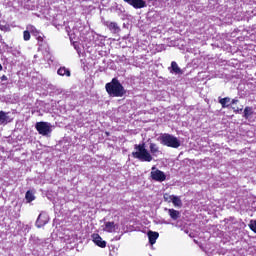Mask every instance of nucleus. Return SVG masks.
I'll list each match as a JSON object with an SVG mask.
<instances>
[{
  "label": "nucleus",
  "mask_w": 256,
  "mask_h": 256,
  "mask_svg": "<svg viewBox=\"0 0 256 256\" xmlns=\"http://www.w3.org/2000/svg\"><path fill=\"white\" fill-rule=\"evenodd\" d=\"M149 150L145 148V143L134 145V152H132V157L134 159H138L139 161L151 163L153 161V157H159L161 155V150L159 149V145L150 142Z\"/></svg>",
  "instance_id": "f257e3e1"
},
{
  "label": "nucleus",
  "mask_w": 256,
  "mask_h": 256,
  "mask_svg": "<svg viewBox=\"0 0 256 256\" xmlns=\"http://www.w3.org/2000/svg\"><path fill=\"white\" fill-rule=\"evenodd\" d=\"M105 89L110 97H123L127 93L117 78H113L110 83H107Z\"/></svg>",
  "instance_id": "f03ea898"
},
{
  "label": "nucleus",
  "mask_w": 256,
  "mask_h": 256,
  "mask_svg": "<svg viewBox=\"0 0 256 256\" xmlns=\"http://www.w3.org/2000/svg\"><path fill=\"white\" fill-rule=\"evenodd\" d=\"M158 141H160L161 145L171 147L172 149H179L181 147V141L171 134H161Z\"/></svg>",
  "instance_id": "7ed1b4c3"
},
{
  "label": "nucleus",
  "mask_w": 256,
  "mask_h": 256,
  "mask_svg": "<svg viewBox=\"0 0 256 256\" xmlns=\"http://www.w3.org/2000/svg\"><path fill=\"white\" fill-rule=\"evenodd\" d=\"M35 128L43 137H51V133H53V126L49 122H37Z\"/></svg>",
  "instance_id": "20e7f679"
},
{
  "label": "nucleus",
  "mask_w": 256,
  "mask_h": 256,
  "mask_svg": "<svg viewBox=\"0 0 256 256\" xmlns=\"http://www.w3.org/2000/svg\"><path fill=\"white\" fill-rule=\"evenodd\" d=\"M150 175L153 181H157L158 183H163V181L167 179V175H165V172L157 169V167L155 166L152 167Z\"/></svg>",
  "instance_id": "39448f33"
},
{
  "label": "nucleus",
  "mask_w": 256,
  "mask_h": 256,
  "mask_svg": "<svg viewBox=\"0 0 256 256\" xmlns=\"http://www.w3.org/2000/svg\"><path fill=\"white\" fill-rule=\"evenodd\" d=\"M49 223V215L45 212H41L36 220V227L41 229V227H45Z\"/></svg>",
  "instance_id": "423d86ee"
},
{
  "label": "nucleus",
  "mask_w": 256,
  "mask_h": 256,
  "mask_svg": "<svg viewBox=\"0 0 256 256\" xmlns=\"http://www.w3.org/2000/svg\"><path fill=\"white\" fill-rule=\"evenodd\" d=\"M123 2L131 5L134 9H144V7H147L145 0H123Z\"/></svg>",
  "instance_id": "0eeeda50"
},
{
  "label": "nucleus",
  "mask_w": 256,
  "mask_h": 256,
  "mask_svg": "<svg viewBox=\"0 0 256 256\" xmlns=\"http://www.w3.org/2000/svg\"><path fill=\"white\" fill-rule=\"evenodd\" d=\"M27 31H29V33H32V35L34 37H36V39L39 41V43H43V33H41L39 30H37V28H35V26L29 24L26 27Z\"/></svg>",
  "instance_id": "6e6552de"
},
{
  "label": "nucleus",
  "mask_w": 256,
  "mask_h": 256,
  "mask_svg": "<svg viewBox=\"0 0 256 256\" xmlns=\"http://www.w3.org/2000/svg\"><path fill=\"white\" fill-rule=\"evenodd\" d=\"M119 230V224H115V222H105L103 231L106 233H117Z\"/></svg>",
  "instance_id": "1a4fd4ad"
},
{
  "label": "nucleus",
  "mask_w": 256,
  "mask_h": 256,
  "mask_svg": "<svg viewBox=\"0 0 256 256\" xmlns=\"http://www.w3.org/2000/svg\"><path fill=\"white\" fill-rule=\"evenodd\" d=\"M103 25H105V27H107L111 33H119V31H121V28L117 22L103 21Z\"/></svg>",
  "instance_id": "9d476101"
},
{
  "label": "nucleus",
  "mask_w": 256,
  "mask_h": 256,
  "mask_svg": "<svg viewBox=\"0 0 256 256\" xmlns=\"http://www.w3.org/2000/svg\"><path fill=\"white\" fill-rule=\"evenodd\" d=\"M92 239L95 245H97L98 247H101L102 249H105L107 247V242H105L103 238L99 236V234H93Z\"/></svg>",
  "instance_id": "9b49d317"
},
{
  "label": "nucleus",
  "mask_w": 256,
  "mask_h": 256,
  "mask_svg": "<svg viewBox=\"0 0 256 256\" xmlns=\"http://www.w3.org/2000/svg\"><path fill=\"white\" fill-rule=\"evenodd\" d=\"M168 70L170 71V73H172L173 75H183V70H181L179 68V65L177 64V62L172 61L171 62V67L168 68Z\"/></svg>",
  "instance_id": "f8f14e48"
},
{
  "label": "nucleus",
  "mask_w": 256,
  "mask_h": 256,
  "mask_svg": "<svg viewBox=\"0 0 256 256\" xmlns=\"http://www.w3.org/2000/svg\"><path fill=\"white\" fill-rule=\"evenodd\" d=\"M148 238L150 245H155V243H157V239H159V232L149 231Z\"/></svg>",
  "instance_id": "ddd939ff"
},
{
  "label": "nucleus",
  "mask_w": 256,
  "mask_h": 256,
  "mask_svg": "<svg viewBox=\"0 0 256 256\" xmlns=\"http://www.w3.org/2000/svg\"><path fill=\"white\" fill-rule=\"evenodd\" d=\"M165 210L168 211V215L174 221H177V219H179V217H181V213L175 209H165Z\"/></svg>",
  "instance_id": "4468645a"
},
{
  "label": "nucleus",
  "mask_w": 256,
  "mask_h": 256,
  "mask_svg": "<svg viewBox=\"0 0 256 256\" xmlns=\"http://www.w3.org/2000/svg\"><path fill=\"white\" fill-rule=\"evenodd\" d=\"M9 123V113L0 111V125H7Z\"/></svg>",
  "instance_id": "2eb2a0df"
},
{
  "label": "nucleus",
  "mask_w": 256,
  "mask_h": 256,
  "mask_svg": "<svg viewBox=\"0 0 256 256\" xmlns=\"http://www.w3.org/2000/svg\"><path fill=\"white\" fill-rule=\"evenodd\" d=\"M171 202L173 203L174 207H183V202L179 196L172 195Z\"/></svg>",
  "instance_id": "dca6fc26"
},
{
  "label": "nucleus",
  "mask_w": 256,
  "mask_h": 256,
  "mask_svg": "<svg viewBox=\"0 0 256 256\" xmlns=\"http://www.w3.org/2000/svg\"><path fill=\"white\" fill-rule=\"evenodd\" d=\"M57 73H58V75H60L62 77L65 75H66V77H71V72L69 71V69H67L65 67L59 68Z\"/></svg>",
  "instance_id": "f3484780"
},
{
  "label": "nucleus",
  "mask_w": 256,
  "mask_h": 256,
  "mask_svg": "<svg viewBox=\"0 0 256 256\" xmlns=\"http://www.w3.org/2000/svg\"><path fill=\"white\" fill-rule=\"evenodd\" d=\"M220 105H222V108L225 109L229 107V103H231V98L225 97V98H220L219 99Z\"/></svg>",
  "instance_id": "a211bd4d"
},
{
  "label": "nucleus",
  "mask_w": 256,
  "mask_h": 256,
  "mask_svg": "<svg viewBox=\"0 0 256 256\" xmlns=\"http://www.w3.org/2000/svg\"><path fill=\"white\" fill-rule=\"evenodd\" d=\"M250 115H253V108L247 106V107L244 109L243 118H244V119H249Z\"/></svg>",
  "instance_id": "6ab92c4d"
},
{
  "label": "nucleus",
  "mask_w": 256,
  "mask_h": 256,
  "mask_svg": "<svg viewBox=\"0 0 256 256\" xmlns=\"http://www.w3.org/2000/svg\"><path fill=\"white\" fill-rule=\"evenodd\" d=\"M25 199L27 203H31V201H35V194H33L31 191H27L25 195Z\"/></svg>",
  "instance_id": "aec40b11"
},
{
  "label": "nucleus",
  "mask_w": 256,
  "mask_h": 256,
  "mask_svg": "<svg viewBox=\"0 0 256 256\" xmlns=\"http://www.w3.org/2000/svg\"><path fill=\"white\" fill-rule=\"evenodd\" d=\"M23 39L24 41H29V39H31V32H29V30L23 32Z\"/></svg>",
  "instance_id": "412c9836"
},
{
  "label": "nucleus",
  "mask_w": 256,
  "mask_h": 256,
  "mask_svg": "<svg viewBox=\"0 0 256 256\" xmlns=\"http://www.w3.org/2000/svg\"><path fill=\"white\" fill-rule=\"evenodd\" d=\"M73 47L77 51L78 54L81 53V48L79 47V43L74 42Z\"/></svg>",
  "instance_id": "4be33fe9"
},
{
  "label": "nucleus",
  "mask_w": 256,
  "mask_h": 256,
  "mask_svg": "<svg viewBox=\"0 0 256 256\" xmlns=\"http://www.w3.org/2000/svg\"><path fill=\"white\" fill-rule=\"evenodd\" d=\"M172 197H173V195L165 194L164 195V201H168V203H171V198Z\"/></svg>",
  "instance_id": "5701e85b"
},
{
  "label": "nucleus",
  "mask_w": 256,
  "mask_h": 256,
  "mask_svg": "<svg viewBox=\"0 0 256 256\" xmlns=\"http://www.w3.org/2000/svg\"><path fill=\"white\" fill-rule=\"evenodd\" d=\"M250 228L252 229V231H254V233H256V221L251 222Z\"/></svg>",
  "instance_id": "b1692460"
},
{
  "label": "nucleus",
  "mask_w": 256,
  "mask_h": 256,
  "mask_svg": "<svg viewBox=\"0 0 256 256\" xmlns=\"http://www.w3.org/2000/svg\"><path fill=\"white\" fill-rule=\"evenodd\" d=\"M1 31H9V26L7 25H1L0 26Z\"/></svg>",
  "instance_id": "393cba45"
},
{
  "label": "nucleus",
  "mask_w": 256,
  "mask_h": 256,
  "mask_svg": "<svg viewBox=\"0 0 256 256\" xmlns=\"http://www.w3.org/2000/svg\"><path fill=\"white\" fill-rule=\"evenodd\" d=\"M237 103H239V99L237 98L232 99V105H237Z\"/></svg>",
  "instance_id": "a878e982"
},
{
  "label": "nucleus",
  "mask_w": 256,
  "mask_h": 256,
  "mask_svg": "<svg viewBox=\"0 0 256 256\" xmlns=\"http://www.w3.org/2000/svg\"><path fill=\"white\" fill-rule=\"evenodd\" d=\"M1 81H7V76L6 75H3V76H1Z\"/></svg>",
  "instance_id": "bb28decb"
},
{
  "label": "nucleus",
  "mask_w": 256,
  "mask_h": 256,
  "mask_svg": "<svg viewBox=\"0 0 256 256\" xmlns=\"http://www.w3.org/2000/svg\"><path fill=\"white\" fill-rule=\"evenodd\" d=\"M236 113H241V111H243V108H240V109H236L234 110Z\"/></svg>",
  "instance_id": "cd10ccee"
},
{
  "label": "nucleus",
  "mask_w": 256,
  "mask_h": 256,
  "mask_svg": "<svg viewBox=\"0 0 256 256\" xmlns=\"http://www.w3.org/2000/svg\"><path fill=\"white\" fill-rule=\"evenodd\" d=\"M0 71H3V65L0 64Z\"/></svg>",
  "instance_id": "c85d7f7f"
},
{
  "label": "nucleus",
  "mask_w": 256,
  "mask_h": 256,
  "mask_svg": "<svg viewBox=\"0 0 256 256\" xmlns=\"http://www.w3.org/2000/svg\"><path fill=\"white\" fill-rule=\"evenodd\" d=\"M162 223H165V225H169V222L167 221H163Z\"/></svg>",
  "instance_id": "c756f323"
}]
</instances>
